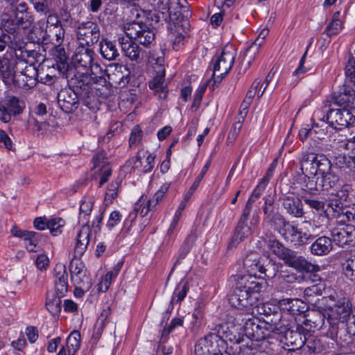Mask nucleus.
<instances>
[{
	"label": "nucleus",
	"instance_id": "1",
	"mask_svg": "<svg viewBox=\"0 0 355 355\" xmlns=\"http://www.w3.org/2000/svg\"><path fill=\"white\" fill-rule=\"evenodd\" d=\"M66 78L69 87L60 90L57 97L60 109L65 113H72L82 103L90 110H95L96 101L92 86L94 84L105 85V77L103 75L91 76L87 72L77 71Z\"/></svg>",
	"mask_w": 355,
	"mask_h": 355
},
{
	"label": "nucleus",
	"instance_id": "2",
	"mask_svg": "<svg viewBox=\"0 0 355 355\" xmlns=\"http://www.w3.org/2000/svg\"><path fill=\"white\" fill-rule=\"evenodd\" d=\"M125 32L128 39L124 37L118 38L121 51L130 60L139 62L146 54V51L139 45L150 48L155 43V33L147 24L135 21L127 25Z\"/></svg>",
	"mask_w": 355,
	"mask_h": 355
},
{
	"label": "nucleus",
	"instance_id": "3",
	"mask_svg": "<svg viewBox=\"0 0 355 355\" xmlns=\"http://www.w3.org/2000/svg\"><path fill=\"white\" fill-rule=\"evenodd\" d=\"M235 288L228 295L230 304L237 309H250L257 302V294L266 288L263 278L258 279L241 273L232 275Z\"/></svg>",
	"mask_w": 355,
	"mask_h": 355
},
{
	"label": "nucleus",
	"instance_id": "4",
	"mask_svg": "<svg viewBox=\"0 0 355 355\" xmlns=\"http://www.w3.org/2000/svg\"><path fill=\"white\" fill-rule=\"evenodd\" d=\"M268 249L279 259L283 260L286 265L292 267L300 272H312L319 270V267L312 264L302 256L285 247L276 239H270L268 242Z\"/></svg>",
	"mask_w": 355,
	"mask_h": 355
},
{
	"label": "nucleus",
	"instance_id": "5",
	"mask_svg": "<svg viewBox=\"0 0 355 355\" xmlns=\"http://www.w3.org/2000/svg\"><path fill=\"white\" fill-rule=\"evenodd\" d=\"M329 300L333 302L328 305L327 309V322L331 327V335H336L338 325L345 324L353 315V306L350 300L347 297L330 296Z\"/></svg>",
	"mask_w": 355,
	"mask_h": 355
},
{
	"label": "nucleus",
	"instance_id": "6",
	"mask_svg": "<svg viewBox=\"0 0 355 355\" xmlns=\"http://www.w3.org/2000/svg\"><path fill=\"white\" fill-rule=\"evenodd\" d=\"M94 50L90 47L80 45L72 58L73 73L81 71L87 72L91 76H104L105 73L101 67L96 63L94 64Z\"/></svg>",
	"mask_w": 355,
	"mask_h": 355
},
{
	"label": "nucleus",
	"instance_id": "7",
	"mask_svg": "<svg viewBox=\"0 0 355 355\" xmlns=\"http://www.w3.org/2000/svg\"><path fill=\"white\" fill-rule=\"evenodd\" d=\"M11 17L4 21L3 24L5 31L8 33L19 34L18 29L28 30L33 26L35 21L34 14L26 1Z\"/></svg>",
	"mask_w": 355,
	"mask_h": 355
},
{
	"label": "nucleus",
	"instance_id": "8",
	"mask_svg": "<svg viewBox=\"0 0 355 355\" xmlns=\"http://www.w3.org/2000/svg\"><path fill=\"white\" fill-rule=\"evenodd\" d=\"M322 112L325 114L321 119L336 130L349 127L355 122V116L348 109H336L333 107L331 101L325 102L322 107Z\"/></svg>",
	"mask_w": 355,
	"mask_h": 355
},
{
	"label": "nucleus",
	"instance_id": "9",
	"mask_svg": "<svg viewBox=\"0 0 355 355\" xmlns=\"http://www.w3.org/2000/svg\"><path fill=\"white\" fill-rule=\"evenodd\" d=\"M277 232L287 241H290L295 246H302L311 243L315 236L298 229L297 226L291 224L285 218L277 216Z\"/></svg>",
	"mask_w": 355,
	"mask_h": 355
},
{
	"label": "nucleus",
	"instance_id": "10",
	"mask_svg": "<svg viewBox=\"0 0 355 355\" xmlns=\"http://www.w3.org/2000/svg\"><path fill=\"white\" fill-rule=\"evenodd\" d=\"M227 344L220 339L214 331H211L200 339L195 345L196 355H226Z\"/></svg>",
	"mask_w": 355,
	"mask_h": 355
},
{
	"label": "nucleus",
	"instance_id": "11",
	"mask_svg": "<svg viewBox=\"0 0 355 355\" xmlns=\"http://www.w3.org/2000/svg\"><path fill=\"white\" fill-rule=\"evenodd\" d=\"M241 321L243 329L247 338L252 340L261 341L269 337L263 321L254 316L245 315Z\"/></svg>",
	"mask_w": 355,
	"mask_h": 355
},
{
	"label": "nucleus",
	"instance_id": "12",
	"mask_svg": "<svg viewBox=\"0 0 355 355\" xmlns=\"http://www.w3.org/2000/svg\"><path fill=\"white\" fill-rule=\"evenodd\" d=\"M77 38L80 45L90 47L96 44L101 37L99 26L93 21L81 22L77 26Z\"/></svg>",
	"mask_w": 355,
	"mask_h": 355
},
{
	"label": "nucleus",
	"instance_id": "13",
	"mask_svg": "<svg viewBox=\"0 0 355 355\" xmlns=\"http://www.w3.org/2000/svg\"><path fill=\"white\" fill-rule=\"evenodd\" d=\"M236 55V53L232 46L225 47L220 55H214L210 63L214 74L222 72V74L227 75L232 68Z\"/></svg>",
	"mask_w": 355,
	"mask_h": 355
},
{
	"label": "nucleus",
	"instance_id": "14",
	"mask_svg": "<svg viewBox=\"0 0 355 355\" xmlns=\"http://www.w3.org/2000/svg\"><path fill=\"white\" fill-rule=\"evenodd\" d=\"M332 243L341 247H351L355 245V227L351 225H340L330 231Z\"/></svg>",
	"mask_w": 355,
	"mask_h": 355
},
{
	"label": "nucleus",
	"instance_id": "15",
	"mask_svg": "<svg viewBox=\"0 0 355 355\" xmlns=\"http://www.w3.org/2000/svg\"><path fill=\"white\" fill-rule=\"evenodd\" d=\"M331 327L329 326L326 334L331 339L332 345L335 343L340 347L349 349L355 353V336L349 334L345 324H343L342 327L338 325V331L336 335H331Z\"/></svg>",
	"mask_w": 355,
	"mask_h": 355
},
{
	"label": "nucleus",
	"instance_id": "16",
	"mask_svg": "<svg viewBox=\"0 0 355 355\" xmlns=\"http://www.w3.org/2000/svg\"><path fill=\"white\" fill-rule=\"evenodd\" d=\"M211 331H214V334L226 344L227 341L232 343L233 345L239 344L243 340V336L239 332L238 328L233 324L221 323L210 328Z\"/></svg>",
	"mask_w": 355,
	"mask_h": 355
},
{
	"label": "nucleus",
	"instance_id": "17",
	"mask_svg": "<svg viewBox=\"0 0 355 355\" xmlns=\"http://www.w3.org/2000/svg\"><path fill=\"white\" fill-rule=\"evenodd\" d=\"M53 55L55 61L54 66L63 77L69 78L75 73H73V67L69 63V57L61 44H55L53 49Z\"/></svg>",
	"mask_w": 355,
	"mask_h": 355
},
{
	"label": "nucleus",
	"instance_id": "18",
	"mask_svg": "<svg viewBox=\"0 0 355 355\" xmlns=\"http://www.w3.org/2000/svg\"><path fill=\"white\" fill-rule=\"evenodd\" d=\"M104 77L106 80L107 86L108 83L110 86L114 85L116 87H125L130 80V71L126 66L123 64H116L114 71L110 73L107 71H103Z\"/></svg>",
	"mask_w": 355,
	"mask_h": 355
},
{
	"label": "nucleus",
	"instance_id": "19",
	"mask_svg": "<svg viewBox=\"0 0 355 355\" xmlns=\"http://www.w3.org/2000/svg\"><path fill=\"white\" fill-rule=\"evenodd\" d=\"M308 331H305L303 325L297 324L295 329H286L282 333L285 344L293 347V349H301L306 343V336Z\"/></svg>",
	"mask_w": 355,
	"mask_h": 355
},
{
	"label": "nucleus",
	"instance_id": "20",
	"mask_svg": "<svg viewBox=\"0 0 355 355\" xmlns=\"http://www.w3.org/2000/svg\"><path fill=\"white\" fill-rule=\"evenodd\" d=\"M332 105L343 107L344 109L354 107L355 91L349 86L343 85L331 96Z\"/></svg>",
	"mask_w": 355,
	"mask_h": 355
},
{
	"label": "nucleus",
	"instance_id": "21",
	"mask_svg": "<svg viewBox=\"0 0 355 355\" xmlns=\"http://www.w3.org/2000/svg\"><path fill=\"white\" fill-rule=\"evenodd\" d=\"M279 200L288 215L297 218L304 216V211L302 198H300L293 194L284 195Z\"/></svg>",
	"mask_w": 355,
	"mask_h": 355
},
{
	"label": "nucleus",
	"instance_id": "22",
	"mask_svg": "<svg viewBox=\"0 0 355 355\" xmlns=\"http://www.w3.org/2000/svg\"><path fill=\"white\" fill-rule=\"evenodd\" d=\"M263 258V257L256 251L247 252L243 259V267L248 273L245 275L257 278V274L259 272ZM241 275H243L242 274Z\"/></svg>",
	"mask_w": 355,
	"mask_h": 355
},
{
	"label": "nucleus",
	"instance_id": "23",
	"mask_svg": "<svg viewBox=\"0 0 355 355\" xmlns=\"http://www.w3.org/2000/svg\"><path fill=\"white\" fill-rule=\"evenodd\" d=\"M54 285L56 295L64 297L68 292V274L64 265H56L54 269Z\"/></svg>",
	"mask_w": 355,
	"mask_h": 355
},
{
	"label": "nucleus",
	"instance_id": "24",
	"mask_svg": "<svg viewBox=\"0 0 355 355\" xmlns=\"http://www.w3.org/2000/svg\"><path fill=\"white\" fill-rule=\"evenodd\" d=\"M279 308L290 315H298L307 310V305L298 298H284L279 301Z\"/></svg>",
	"mask_w": 355,
	"mask_h": 355
},
{
	"label": "nucleus",
	"instance_id": "25",
	"mask_svg": "<svg viewBox=\"0 0 355 355\" xmlns=\"http://www.w3.org/2000/svg\"><path fill=\"white\" fill-rule=\"evenodd\" d=\"M327 315L320 310L312 311L307 315L302 325L308 332H314L321 329L325 324Z\"/></svg>",
	"mask_w": 355,
	"mask_h": 355
},
{
	"label": "nucleus",
	"instance_id": "26",
	"mask_svg": "<svg viewBox=\"0 0 355 355\" xmlns=\"http://www.w3.org/2000/svg\"><path fill=\"white\" fill-rule=\"evenodd\" d=\"M251 234L252 229L248 225V222L238 220L233 234L228 243L227 248L229 250L236 248L240 243L250 236Z\"/></svg>",
	"mask_w": 355,
	"mask_h": 355
},
{
	"label": "nucleus",
	"instance_id": "27",
	"mask_svg": "<svg viewBox=\"0 0 355 355\" xmlns=\"http://www.w3.org/2000/svg\"><path fill=\"white\" fill-rule=\"evenodd\" d=\"M8 47L12 51L14 50H21L24 47V42L20 34L8 33L6 32L0 33V53L5 51Z\"/></svg>",
	"mask_w": 355,
	"mask_h": 355
},
{
	"label": "nucleus",
	"instance_id": "28",
	"mask_svg": "<svg viewBox=\"0 0 355 355\" xmlns=\"http://www.w3.org/2000/svg\"><path fill=\"white\" fill-rule=\"evenodd\" d=\"M312 254L316 256H325L333 250L332 240L327 236H321L315 238L309 247Z\"/></svg>",
	"mask_w": 355,
	"mask_h": 355
},
{
	"label": "nucleus",
	"instance_id": "29",
	"mask_svg": "<svg viewBox=\"0 0 355 355\" xmlns=\"http://www.w3.org/2000/svg\"><path fill=\"white\" fill-rule=\"evenodd\" d=\"M351 208L350 206H346L345 203L332 198L327 200V208L325 210L330 211L329 218H339L340 223L347 222L346 211Z\"/></svg>",
	"mask_w": 355,
	"mask_h": 355
},
{
	"label": "nucleus",
	"instance_id": "30",
	"mask_svg": "<svg viewBox=\"0 0 355 355\" xmlns=\"http://www.w3.org/2000/svg\"><path fill=\"white\" fill-rule=\"evenodd\" d=\"M90 232L88 222L83 223L76 236V243L74 249V254L76 257H82L86 251L89 242Z\"/></svg>",
	"mask_w": 355,
	"mask_h": 355
},
{
	"label": "nucleus",
	"instance_id": "31",
	"mask_svg": "<svg viewBox=\"0 0 355 355\" xmlns=\"http://www.w3.org/2000/svg\"><path fill=\"white\" fill-rule=\"evenodd\" d=\"M0 78L6 85L13 83L19 85L17 80L15 78V71L12 68V62L7 55L0 58Z\"/></svg>",
	"mask_w": 355,
	"mask_h": 355
},
{
	"label": "nucleus",
	"instance_id": "32",
	"mask_svg": "<svg viewBox=\"0 0 355 355\" xmlns=\"http://www.w3.org/2000/svg\"><path fill=\"white\" fill-rule=\"evenodd\" d=\"M261 263V265L259 272L264 275V276L268 279L277 277L280 269L283 267L281 263L277 262L269 257H263Z\"/></svg>",
	"mask_w": 355,
	"mask_h": 355
},
{
	"label": "nucleus",
	"instance_id": "33",
	"mask_svg": "<svg viewBox=\"0 0 355 355\" xmlns=\"http://www.w3.org/2000/svg\"><path fill=\"white\" fill-rule=\"evenodd\" d=\"M302 200L313 210V213L319 214L320 216H324L326 218H329L330 211L325 210V202L320 200L311 196L302 195Z\"/></svg>",
	"mask_w": 355,
	"mask_h": 355
},
{
	"label": "nucleus",
	"instance_id": "34",
	"mask_svg": "<svg viewBox=\"0 0 355 355\" xmlns=\"http://www.w3.org/2000/svg\"><path fill=\"white\" fill-rule=\"evenodd\" d=\"M340 15V12L339 11L336 12L333 15L331 21L322 33V36H327V38H324V40L327 44L330 43L332 36L338 34L343 29V22L339 19Z\"/></svg>",
	"mask_w": 355,
	"mask_h": 355
},
{
	"label": "nucleus",
	"instance_id": "35",
	"mask_svg": "<svg viewBox=\"0 0 355 355\" xmlns=\"http://www.w3.org/2000/svg\"><path fill=\"white\" fill-rule=\"evenodd\" d=\"M273 309H275L276 308L273 307ZM281 318V313L277 311L273 310L270 315H267L266 318L263 319V324L267 327L269 336H270L272 333L282 334L283 332L280 324Z\"/></svg>",
	"mask_w": 355,
	"mask_h": 355
},
{
	"label": "nucleus",
	"instance_id": "36",
	"mask_svg": "<svg viewBox=\"0 0 355 355\" xmlns=\"http://www.w3.org/2000/svg\"><path fill=\"white\" fill-rule=\"evenodd\" d=\"M100 53L103 58L107 60H114L119 56L116 42L103 39L100 42Z\"/></svg>",
	"mask_w": 355,
	"mask_h": 355
},
{
	"label": "nucleus",
	"instance_id": "37",
	"mask_svg": "<svg viewBox=\"0 0 355 355\" xmlns=\"http://www.w3.org/2000/svg\"><path fill=\"white\" fill-rule=\"evenodd\" d=\"M264 207L263 208L264 214V220L271 223L274 228L277 231L278 225H277V216L284 218L282 214L275 211L274 200L270 198H264Z\"/></svg>",
	"mask_w": 355,
	"mask_h": 355
},
{
	"label": "nucleus",
	"instance_id": "38",
	"mask_svg": "<svg viewBox=\"0 0 355 355\" xmlns=\"http://www.w3.org/2000/svg\"><path fill=\"white\" fill-rule=\"evenodd\" d=\"M304 350L309 353H321L326 350V348L320 339L315 338L311 332H308L306 336V343L302 347Z\"/></svg>",
	"mask_w": 355,
	"mask_h": 355
},
{
	"label": "nucleus",
	"instance_id": "39",
	"mask_svg": "<svg viewBox=\"0 0 355 355\" xmlns=\"http://www.w3.org/2000/svg\"><path fill=\"white\" fill-rule=\"evenodd\" d=\"M4 105L12 116L21 114L25 108L24 101L15 96H8L4 101Z\"/></svg>",
	"mask_w": 355,
	"mask_h": 355
},
{
	"label": "nucleus",
	"instance_id": "40",
	"mask_svg": "<svg viewBox=\"0 0 355 355\" xmlns=\"http://www.w3.org/2000/svg\"><path fill=\"white\" fill-rule=\"evenodd\" d=\"M318 184L321 187V191H326L329 193L340 182L339 177L333 171L328 174L318 176Z\"/></svg>",
	"mask_w": 355,
	"mask_h": 355
},
{
	"label": "nucleus",
	"instance_id": "41",
	"mask_svg": "<svg viewBox=\"0 0 355 355\" xmlns=\"http://www.w3.org/2000/svg\"><path fill=\"white\" fill-rule=\"evenodd\" d=\"M352 191V186L348 184H340V182L330 191V198L341 201L345 203L347 201L349 193Z\"/></svg>",
	"mask_w": 355,
	"mask_h": 355
},
{
	"label": "nucleus",
	"instance_id": "42",
	"mask_svg": "<svg viewBox=\"0 0 355 355\" xmlns=\"http://www.w3.org/2000/svg\"><path fill=\"white\" fill-rule=\"evenodd\" d=\"M318 283L306 287L304 291V297L309 303H312L313 297L321 296L325 289V284L322 282L321 279H318Z\"/></svg>",
	"mask_w": 355,
	"mask_h": 355
},
{
	"label": "nucleus",
	"instance_id": "43",
	"mask_svg": "<svg viewBox=\"0 0 355 355\" xmlns=\"http://www.w3.org/2000/svg\"><path fill=\"white\" fill-rule=\"evenodd\" d=\"M81 336L78 331H73L69 335L66 341L68 355H76L80 347Z\"/></svg>",
	"mask_w": 355,
	"mask_h": 355
},
{
	"label": "nucleus",
	"instance_id": "44",
	"mask_svg": "<svg viewBox=\"0 0 355 355\" xmlns=\"http://www.w3.org/2000/svg\"><path fill=\"white\" fill-rule=\"evenodd\" d=\"M24 2L21 0H0V12L10 17Z\"/></svg>",
	"mask_w": 355,
	"mask_h": 355
},
{
	"label": "nucleus",
	"instance_id": "45",
	"mask_svg": "<svg viewBox=\"0 0 355 355\" xmlns=\"http://www.w3.org/2000/svg\"><path fill=\"white\" fill-rule=\"evenodd\" d=\"M189 291V285L188 281L185 278L182 279L175 288L171 304L173 302L175 297H176V302H181L185 298Z\"/></svg>",
	"mask_w": 355,
	"mask_h": 355
},
{
	"label": "nucleus",
	"instance_id": "46",
	"mask_svg": "<svg viewBox=\"0 0 355 355\" xmlns=\"http://www.w3.org/2000/svg\"><path fill=\"white\" fill-rule=\"evenodd\" d=\"M62 297H60L58 295H56V293L55 294H53L51 296L49 295H47L46 300V307L47 310L53 315H58L62 309V301L61 298Z\"/></svg>",
	"mask_w": 355,
	"mask_h": 355
},
{
	"label": "nucleus",
	"instance_id": "47",
	"mask_svg": "<svg viewBox=\"0 0 355 355\" xmlns=\"http://www.w3.org/2000/svg\"><path fill=\"white\" fill-rule=\"evenodd\" d=\"M318 159L315 165L317 176H322L332 172L331 164L328 158L323 155H319Z\"/></svg>",
	"mask_w": 355,
	"mask_h": 355
},
{
	"label": "nucleus",
	"instance_id": "48",
	"mask_svg": "<svg viewBox=\"0 0 355 355\" xmlns=\"http://www.w3.org/2000/svg\"><path fill=\"white\" fill-rule=\"evenodd\" d=\"M256 352L248 345H231L226 349V355H255Z\"/></svg>",
	"mask_w": 355,
	"mask_h": 355
},
{
	"label": "nucleus",
	"instance_id": "49",
	"mask_svg": "<svg viewBox=\"0 0 355 355\" xmlns=\"http://www.w3.org/2000/svg\"><path fill=\"white\" fill-rule=\"evenodd\" d=\"M14 55H15V60L12 64H14V67H12L15 74L16 73H19L21 75H22L24 67H26V65H27L28 63L22 58L23 57V51L22 49L21 50H14L13 51ZM15 78L16 79V75H15Z\"/></svg>",
	"mask_w": 355,
	"mask_h": 355
},
{
	"label": "nucleus",
	"instance_id": "50",
	"mask_svg": "<svg viewBox=\"0 0 355 355\" xmlns=\"http://www.w3.org/2000/svg\"><path fill=\"white\" fill-rule=\"evenodd\" d=\"M343 273L346 278L355 282V257L347 259L342 263Z\"/></svg>",
	"mask_w": 355,
	"mask_h": 355
},
{
	"label": "nucleus",
	"instance_id": "51",
	"mask_svg": "<svg viewBox=\"0 0 355 355\" xmlns=\"http://www.w3.org/2000/svg\"><path fill=\"white\" fill-rule=\"evenodd\" d=\"M80 257H76L74 254L73 258L70 262L69 270L71 272V279H73V277L80 276L81 274L85 272L83 271L85 265L81 261Z\"/></svg>",
	"mask_w": 355,
	"mask_h": 355
},
{
	"label": "nucleus",
	"instance_id": "52",
	"mask_svg": "<svg viewBox=\"0 0 355 355\" xmlns=\"http://www.w3.org/2000/svg\"><path fill=\"white\" fill-rule=\"evenodd\" d=\"M46 16V26L45 33H48V31H51L52 29L62 26L61 21L58 18L57 12H55L51 9H49L48 14H44Z\"/></svg>",
	"mask_w": 355,
	"mask_h": 355
},
{
	"label": "nucleus",
	"instance_id": "53",
	"mask_svg": "<svg viewBox=\"0 0 355 355\" xmlns=\"http://www.w3.org/2000/svg\"><path fill=\"white\" fill-rule=\"evenodd\" d=\"M65 225V221L62 218H53L48 220V229L51 234L55 236L62 232V228Z\"/></svg>",
	"mask_w": 355,
	"mask_h": 355
},
{
	"label": "nucleus",
	"instance_id": "54",
	"mask_svg": "<svg viewBox=\"0 0 355 355\" xmlns=\"http://www.w3.org/2000/svg\"><path fill=\"white\" fill-rule=\"evenodd\" d=\"M71 282L74 286L82 287V290L89 291L92 286V279L86 272L81 274L80 276L73 277Z\"/></svg>",
	"mask_w": 355,
	"mask_h": 355
},
{
	"label": "nucleus",
	"instance_id": "55",
	"mask_svg": "<svg viewBox=\"0 0 355 355\" xmlns=\"http://www.w3.org/2000/svg\"><path fill=\"white\" fill-rule=\"evenodd\" d=\"M143 138V131L139 125H137L131 130L129 146L130 148H135L140 145Z\"/></svg>",
	"mask_w": 355,
	"mask_h": 355
},
{
	"label": "nucleus",
	"instance_id": "56",
	"mask_svg": "<svg viewBox=\"0 0 355 355\" xmlns=\"http://www.w3.org/2000/svg\"><path fill=\"white\" fill-rule=\"evenodd\" d=\"M42 73V71L38 70L33 63H29L27 65H26V67H24V71L22 73V76H25L28 80H34V81H38L39 77H40V75Z\"/></svg>",
	"mask_w": 355,
	"mask_h": 355
},
{
	"label": "nucleus",
	"instance_id": "57",
	"mask_svg": "<svg viewBox=\"0 0 355 355\" xmlns=\"http://www.w3.org/2000/svg\"><path fill=\"white\" fill-rule=\"evenodd\" d=\"M304 188L303 190L311 193L314 191H321V187L318 184L319 178L317 175L309 177L306 175L304 177Z\"/></svg>",
	"mask_w": 355,
	"mask_h": 355
},
{
	"label": "nucleus",
	"instance_id": "58",
	"mask_svg": "<svg viewBox=\"0 0 355 355\" xmlns=\"http://www.w3.org/2000/svg\"><path fill=\"white\" fill-rule=\"evenodd\" d=\"M94 205V200L92 199H83L81 201L80 206V216L79 221L80 222L83 218L85 220V222H88L87 218L92 212V207Z\"/></svg>",
	"mask_w": 355,
	"mask_h": 355
},
{
	"label": "nucleus",
	"instance_id": "59",
	"mask_svg": "<svg viewBox=\"0 0 355 355\" xmlns=\"http://www.w3.org/2000/svg\"><path fill=\"white\" fill-rule=\"evenodd\" d=\"M211 162L209 160L207 162V163L203 166L202 169L201 170L200 173L198 175V177L196 178L195 181L193 182V184L190 187L189 190L188 191L187 193L186 194V197L190 198L194 191L198 188L199 186L200 182L203 179L205 175L206 174L207 171H208L209 168L210 167Z\"/></svg>",
	"mask_w": 355,
	"mask_h": 355
},
{
	"label": "nucleus",
	"instance_id": "60",
	"mask_svg": "<svg viewBox=\"0 0 355 355\" xmlns=\"http://www.w3.org/2000/svg\"><path fill=\"white\" fill-rule=\"evenodd\" d=\"M243 122V121H241V119H238V121L232 125L227 137L228 144H233L236 141L242 128Z\"/></svg>",
	"mask_w": 355,
	"mask_h": 355
},
{
	"label": "nucleus",
	"instance_id": "61",
	"mask_svg": "<svg viewBox=\"0 0 355 355\" xmlns=\"http://www.w3.org/2000/svg\"><path fill=\"white\" fill-rule=\"evenodd\" d=\"M35 10L41 14H48L50 6L48 0H29Z\"/></svg>",
	"mask_w": 355,
	"mask_h": 355
},
{
	"label": "nucleus",
	"instance_id": "62",
	"mask_svg": "<svg viewBox=\"0 0 355 355\" xmlns=\"http://www.w3.org/2000/svg\"><path fill=\"white\" fill-rule=\"evenodd\" d=\"M155 71V75L153 80L149 83V87L152 89H158V87L163 86L165 77V69Z\"/></svg>",
	"mask_w": 355,
	"mask_h": 355
},
{
	"label": "nucleus",
	"instance_id": "63",
	"mask_svg": "<svg viewBox=\"0 0 355 355\" xmlns=\"http://www.w3.org/2000/svg\"><path fill=\"white\" fill-rule=\"evenodd\" d=\"M168 338V336H165L163 338L162 334L161 338L159 343L157 354V355H170L173 352V347L171 345H166V341Z\"/></svg>",
	"mask_w": 355,
	"mask_h": 355
},
{
	"label": "nucleus",
	"instance_id": "64",
	"mask_svg": "<svg viewBox=\"0 0 355 355\" xmlns=\"http://www.w3.org/2000/svg\"><path fill=\"white\" fill-rule=\"evenodd\" d=\"M345 75L349 80L355 85V59L350 58L345 65Z\"/></svg>",
	"mask_w": 355,
	"mask_h": 355
}]
</instances>
